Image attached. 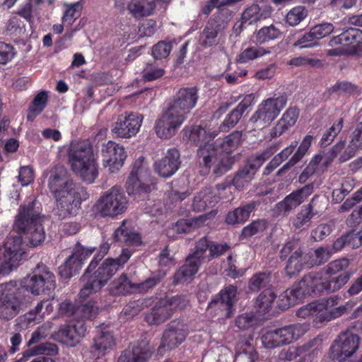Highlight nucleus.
<instances>
[{"mask_svg":"<svg viewBox=\"0 0 362 362\" xmlns=\"http://www.w3.org/2000/svg\"><path fill=\"white\" fill-rule=\"evenodd\" d=\"M329 45L332 47L341 45L350 54H354L362 45V30L354 28H348L339 35L333 37Z\"/></svg>","mask_w":362,"mask_h":362,"instance_id":"25","label":"nucleus"},{"mask_svg":"<svg viewBox=\"0 0 362 362\" xmlns=\"http://www.w3.org/2000/svg\"><path fill=\"white\" fill-rule=\"evenodd\" d=\"M96 332L90 351L98 356H103L114 349L115 339L112 333L106 327H98Z\"/></svg>","mask_w":362,"mask_h":362,"instance_id":"28","label":"nucleus"},{"mask_svg":"<svg viewBox=\"0 0 362 362\" xmlns=\"http://www.w3.org/2000/svg\"><path fill=\"white\" fill-rule=\"evenodd\" d=\"M254 175V170L245 166L235 175L233 180V185L237 189L242 190L249 185Z\"/></svg>","mask_w":362,"mask_h":362,"instance_id":"56","label":"nucleus"},{"mask_svg":"<svg viewBox=\"0 0 362 362\" xmlns=\"http://www.w3.org/2000/svg\"><path fill=\"white\" fill-rule=\"evenodd\" d=\"M88 198V194L83 193L65 197L54 198L56 206L54 211L60 218L76 216L80 209L82 200Z\"/></svg>","mask_w":362,"mask_h":362,"instance_id":"20","label":"nucleus"},{"mask_svg":"<svg viewBox=\"0 0 362 362\" xmlns=\"http://www.w3.org/2000/svg\"><path fill=\"white\" fill-rule=\"evenodd\" d=\"M276 294L271 289H265L257 298L255 305L258 309L259 313H265L272 308L274 300L276 299Z\"/></svg>","mask_w":362,"mask_h":362,"instance_id":"48","label":"nucleus"},{"mask_svg":"<svg viewBox=\"0 0 362 362\" xmlns=\"http://www.w3.org/2000/svg\"><path fill=\"white\" fill-rule=\"evenodd\" d=\"M186 301L180 296L160 299L145 317L149 325H159L168 320L177 310L184 309Z\"/></svg>","mask_w":362,"mask_h":362,"instance_id":"12","label":"nucleus"},{"mask_svg":"<svg viewBox=\"0 0 362 362\" xmlns=\"http://www.w3.org/2000/svg\"><path fill=\"white\" fill-rule=\"evenodd\" d=\"M287 64L292 66L304 68H320L322 66L321 60L306 56L293 57L287 62Z\"/></svg>","mask_w":362,"mask_h":362,"instance_id":"60","label":"nucleus"},{"mask_svg":"<svg viewBox=\"0 0 362 362\" xmlns=\"http://www.w3.org/2000/svg\"><path fill=\"white\" fill-rule=\"evenodd\" d=\"M98 313V307L95 300H89L76 310V317H81L82 321L84 320H91L95 318Z\"/></svg>","mask_w":362,"mask_h":362,"instance_id":"55","label":"nucleus"},{"mask_svg":"<svg viewBox=\"0 0 362 362\" xmlns=\"http://www.w3.org/2000/svg\"><path fill=\"white\" fill-rule=\"evenodd\" d=\"M67 156L72 170L83 181L93 183L98 175V168L92 146L88 143H71Z\"/></svg>","mask_w":362,"mask_h":362,"instance_id":"2","label":"nucleus"},{"mask_svg":"<svg viewBox=\"0 0 362 362\" xmlns=\"http://www.w3.org/2000/svg\"><path fill=\"white\" fill-rule=\"evenodd\" d=\"M172 50L170 42L159 41L152 47V55L156 59H165L170 54Z\"/></svg>","mask_w":362,"mask_h":362,"instance_id":"64","label":"nucleus"},{"mask_svg":"<svg viewBox=\"0 0 362 362\" xmlns=\"http://www.w3.org/2000/svg\"><path fill=\"white\" fill-rule=\"evenodd\" d=\"M187 334L185 325L179 321H172L163 332L159 348L173 349L185 341Z\"/></svg>","mask_w":362,"mask_h":362,"instance_id":"23","label":"nucleus"},{"mask_svg":"<svg viewBox=\"0 0 362 362\" xmlns=\"http://www.w3.org/2000/svg\"><path fill=\"white\" fill-rule=\"evenodd\" d=\"M267 223L264 220L258 219L254 221L243 228L240 237L249 238L260 232H263L267 228Z\"/></svg>","mask_w":362,"mask_h":362,"instance_id":"61","label":"nucleus"},{"mask_svg":"<svg viewBox=\"0 0 362 362\" xmlns=\"http://www.w3.org/2000/svg\"><path fill=\"white\" fill-rule=\"evenodd\" d=\"M135 284L132 283L127 274H122L109 286V291L114 296L124 295L135 292Z\"/></svg>","mask_w":362,"mask_h":362,"instance_id":"41","label":"nucleus"},{"mask_svg":"<svg viewBox=\"0 0 362 362\" xmlns=\"http://www.w3.org/2000/svg\"><path fill=\"white\" fill-rule=\"evenodd\" d=\"M218 151L219 149L217 148L216 158L212 159L211 165H214V173L217 176H221L231 168L233 160L228 155H219Z\"/></svg>","mask_w":362,"mask_h":362,"instance_id":"54","label":"nucleus"},{"mask_svg":"<svg viewBox=\"0 0 362 362\" xmlns=\"http://www.w3.org/2000/svg\"><path fill=\"white\" fill-rule=\"evenodd\" d=\"M101 156L103 166L111 173L119 171L127 157L124 148L112 141L102 145Z\"/></svg>","mask_w":362,"mask_h":362,"instance_id":"17","label":"nucleus"},{"mask_svg":"<svg viewBox=\"0 0 362 362\" xmlns=\"http://www.w3.org/2000/svg\"><path fill=\"white\" fill-rule=\"evenodd\" d=\"M362 148V133L358 132V129H356L354 132L353 138L344 152V153L340 156L339 160L341 162H345L351 158H353L356 151Z\"/></svg>","mask_w":362,"mask_h":362,"instance_id":"53","label":"nucleus"},{"mask_svg":"<svg viewBox=\"0 0 362 362\" xmlns=\"http://www.w3.org/2000/svg\"><path fill=\"white\" fill-rule=\"evenodd\" d=\"M155 3L149 0H132L127 9L135 18L150 16L155 9Z\"/></svg>","mask_w":362,"mask_h":362,"instance_id":"40","label":"nucleus"},{"mask_svg":"<svg viewBox=\"0 0 362 362\" xmlns=\"http://www.w3.org/2000/svg\"><path fill=\"white\" fill-rule=\"evenodd\" d=\"M242 137V134L240 132L235 131L230 134L224 137L223 141L219 144V149L222 152L227 154L233 152L240 144Z\"/></svg>","mask_w":362,"mask_h":362,"instance_id":"57","label":"nucleus"},{"mask_svg":"<svg viewBox=\"0 0 362 362\" xmlns=\"http://www.w3.org/2000/svg\"><path fill=\"white\" fill-rule=\"evenodd\" d=\"M306 256L303 255L300 248L296 250L288 258L285 267L286 273L289 276L298 274L303 269Z\"/></svg>","mask_w":362,"mask_h":362,"instance_id":"39","label":"nucleus"},{"mask_svg":"<svg viewBox=\"0 0 362 362\" xmlns=\"http://www.w3.org/2000/svg\"><path fill=\"white\" fill-rule=\"evenodd\" d=\"M86 327L82 320L71 321L62 326L56 334L59 341L69 346H76L85 336Z\"/></svg>","mask_w":362,"mask_h":362,"instance_id":"22","label":"nucleus"},{"mask_svg":"<svg viewBox=\"0 0 362 362\" xmlns=\"http://www.w3.org/2000/svg\"><path fill=\"white\" fill-rule=\"evenodd\" d=\"M21 287L33 296L49 294L56 288L55 276L47 267L38 264L21 280Z\"/></svg>","mask_w":362,"mask_h":362,"instance_id":"5","label":"nucleus"},{"mask_svg":"<svg viewBox=\"0 0 362 362\" xmlns=\"http://www.w3.org/2000/svg\"><path fill=\"white\" fill-rule=\"evenodd\" d=\"M114 238L117 241L124 242L127 245H139L141 243L139 234L136 233L131 228L127 226L125 221L115 230Z\"/></svg>","mask_w":362,"mask_h":362,"instance_id":"36","label":"nucleus"},{"mask_svg":"<svg viewBox=\"0 0 362 362\" xmlns=\"http://www.w3.org/2000/svg\"><path fill=\"white\" fill-rule=\"evenodd\" d=\"M313 192V185H307L287 195L282 201L275 204L273 211L277 215H286L297 208Z\"/></svg>","mask_w":362,"mask_h":362,"instance_id":"18","label":"nucleus"},{"mask_svg":"<svg viewBox=\"0 0 362 362\" xmlns=\"http://www.w3.org/2000/svg\"><path fill=\"white\" fill-rule=\"evenodd\" d=\"M206 220V216H199L189 220L182 219L173 226V230L178 233H187L192 228L200 227L205 223Z\"/></svg>","mask_w":362,"mask_h":362,"instance_id":"50","label":"nucleus"},{"mask_svg":"<svg viewBox=\"0 0 362 362\" xmlns=\"http://www.w3.org/2000/svg\"><path fill=\"white\" fill-rule=\"evenodd\" d=\"M130 257L129 250L124 249L118 257L107 258L98 266V256H95L81 277L84 285L80 291V298H86L91 294L100 291L113 275L124 267Z\"/></svg>","mask_w":362,"mask_h":362,"instance_id":"1","label":"nucleus"},{"mask_svg":"<svg viewBox=\"0 0 362 362\" xmlns=\"http://www.w3.org/2000/svg\"><path fill=\"white\" fill-rule=\"evenodd\" d=\"M216 134L207 133L206 129L200 126H194L189 131V139L192 141L199 144L197 155L199 163L203 165V173L207 174L211 168L212 159H216L217 147L213 141Z\"/></svg>","mask_w":362,"mask_h":362,"instance_id":"7","label":"nucleus"},{"mask_svg":"<svg viewBox=\"0 0 362 362\" xmlns=\"http://www.w3.org/2000/svg\"><path fill=\"white\" fill-rule=\"evenodd\" d=\"M350 278L347 273L338 275L337 278L327 281L322 271L305 275L296 285L303 297L311 294L331 293L339 290Z\"/></svg>","mask_w":362,"mask_h":362,"instance_id":"4","label":"nucleus"},{"mask_svg":"<svg viewBox=\"0 0 362 362\" xmlns=\"http://www.w3.org/2000/svg\"><path fill=\"white\" fill-rule=\"evenodd\" d=\"M127 203L122 189L115 185L100 197L93 209L102 217H114L126 211Z\"/></svg>","mask_w":362,"mask_h":362,"instance_id":"6","label":"nucleus"},{"mask_svg":"<svg viewBox=\"0 0 362 362\" xmlns=\"http://www.w3.org/2000/svg\"><path fill=\"white\" fill-rule=\"evenodd\" d=\"M214 8H216L218 11L214 15H218L219 19H224L226 16L228 17V20L230 19L233 13L224 7L221 0H209L202 9L203 13L209 14Z\"/></svg>","mask_w":362,"mask_h":362,"instance_id":"58","label":"nucleus"},{"mask_svg":"<svg viewBox=\"0 0 362 362\" xmlns=\"http://www.w3.org/2000/svg\"><path fill=\"white\" fill-rule=\"evenodd\" d=\"M143 119V115L136 112L122 115L118 117L112 131L117 137L131 138L139 132Z\"/></svg>","mask_w":362,"mask_h":362,"instance_id":"19","label":"nucleus"},{"mask_svg":"<svg viewBox=\"0 0 362 362\" xmlns=\"http://www.w3.org/2000/svg\"><path fill=\"white\" fill-rule=\"evenodd\" d=\"M236 293L235 286L230 285L226 287L209 303L208 309L225 312L223 316L226 318L230 317Z\"/></svg>","mask_w":362,"mask_h":362,"instance_id":"24","label":"nucleus"},{"mask_svg":"<svg viewBox=\"0 0 362 362\" xmlns=\"http://www.w3.org/2000/svg\"><path fill=\"white\" fill-rule=\"evenodd\" d=\"M154 351L148 341L141 340L124 350L117 362H146Z\"/></svg>","mask_w":362,"mask_h":362,"instance_id":"21","label":"nucleus"},{"mask_svg":"<svg viewBox=\"0 0 362 362\" xmlns=\"http://www.w3.org/2000/svg\"><path fill=\"white\" fill-rule=\"evenodd\" d=\"M200 263L187 257L185 264L174 275V283L186 282L198 272Z\"/></svg>","mask_w":362,"mask_h":362,"instance_id":"37","label":"nucleus"},{"mask_svg":"<svg viewBox=\"0 0 362 362\" xmlns=\"http://www.w3.org/2000/svg\"><path fill=\"white\" fill-rule=\"evenodd\" d=\"M24 253L22 247V238L20 236L8 237L0 254V274H8L16 269Z\"/></svg>","mask_w":362,"mask_h":362,"instance_id":"13","label":"nucleus"},{"mask_svg":"<svg viewBox=\"0 0 362 362\" xmlns=\"http://www.w3.org/2000/svg\"><path fill=\"white\" fill-rule=\"evenodd\" d=\"M42 217L40 212L30 202L26 206H21L16 216L14 228L24 235L30 246L40 245L45 238V231L42 225Z\"/></svg>","mask_w":362,"mask_h":362,"instance_id":"3","label":"nucleus"},{"mask_svg":"<svg viewBox=\"0 0 362 362\" xmlns=\"http://www.w3.org/2000/svg\"><path fill=\"white\" fill-rule=\"evenodd\" d=\"M362 245V232L351 230L349 233L341 236L333 243L335 251L341 250L344 246L351 249L359 247Z\"/></svg>","mask_w":362,"mask_h":362,"instance_id":"35","label":"nucleus"},{"mask_svg":"<svg viewBox=\"0 0 362 362\" xmlns=\"http://www.w3.org/2000/svg\"><path fill=\"white\" fill-rule=\"evenodd\" d=\"M308 13V9L305 6H295L287 13L285 20L289 25L293 27L302 22Z\"/></svg>","mask_w":362,"mask_h":362,"instance_id":"59","label":"nucleus"},{"mask_svg":"<svg viewBox=\"0 0 362 362\" xmlns=\"http://www.w3.org/2000/svg\"><path fill=\"white\" fill-rule=\"evenodd\" d=\"M47 98V92H39L29 107L28 120L33 122L36 116L42 112L46 106Z\"/></svg>","mask_w":362,"mask_h":362,"instance_id":"49","label":"nucleus"},{"mask_svg":"<svg viewBox=\"0 0 362 362\" xmlns=\"http://www.w3.org/2000/svg\"><path fill=\"white\" fill-rule=\"evenodd\" d=\"M317 196H314L309 204L301 208L293 221L294 227L296 228L303 227L305 225L308 224L313 216L317 214V211H314V202Z\"/></svg>","mask_w":362,"mask_h":362,"instance_id":"43","label":"nucleus"},{"mask_svg":"<svg viewBox=\"0 0 362 362\" xmlns=\"http://www.w3.org/2000/svg\"><path fill=\"white\" fill-rule=\"evenodd\" d=\"M281 36V30L272 24L268 26H264L255 31L252 35V41L256 45H261L279 39Z\"/></svg>","mask_w":362,"mask_h":362,"instance_id":"33","label":"nucleus"},{"mask_svg":"<svg viewBox=\"0 0 362 362\" xmlns=\"http://www.w3.org/2000/svg\"><path fill=\"white\" fill-rule=\"evenodd\" d=\"M302 298L303 296L295 284L279 296L278 305L281 309H287L298 303Z\"/></svg>","mask_w":362,"mask_h":362,"instance_id":"42","label":"nucleus"},{"mask_svg":"<svg viewBox=\"0 0 362 362\" xmlns=\"http://www.w3.org/2000/svg\"><path fill=\"white\" fill-rule=\"evenodd\" d=\"M278 145H272L267 148L262 153L254 156H251L247 164L245 165L246 168H250V170H254V175L256 173L258 168H259L263 163L269 159L277 150Z\"/></svg>","mask_w":362,"mask_h":362,"instance_id":"45","label":"nucleus"},{"mask_svg":"<svg viewBox=\"0 0 362 362\" xmlns=\"http://www.w3.org/2000/svg\"><path fill=\"white\" fill-rule=\"evenodd\" d=\"M166 273L163 271L159 270L153 272L148 279L143 282L135 284V292L146 293L149 290L157 286L160 281L165 276Z\"/></svg>","mask_w":362,"mask_h":362,"instance_id":"46","label":"nucleus"},{"mask_svg":"<svg viewBox=\"0 0 362 362\" xmlns=\"http://www.w3.org/2000/svg\"><path fill=\"white\" fill-rule=\"evenodd\" d=\"M269 53H270V51L266 50L263 47L255 46L243 47L242 51L237 57V62L240 64L247 63Z\"/></svg>","mask_w":362,"mask_h":362,"instance_id":"44","label":"nucleus"},{"mask_svg":"<svg viewBox=\"0 0 362 362\" xmlns=\"http://www.w3.org/2000/svg\"><path fill=\"white\" fill-rule=\"evenodd\" d=\"M349 265V260L346 258H341L331 262L325 269L322 270V272L326 276L327 281L333 280L337 276H333L334 274L346 269Z\"/></svg>","mask_w":362,"mask_h":362,"instance_id":"51","label":"nucleus"},{"mask_svg":"<svg viewBox=\"0 0 362 362\" xmlns=\"http://www.w3.org/2000/svg\"><path fill=\"white\" fill-rule=\"evenodd\" d=\"M180 164V153L175 148L169 149L165 156L154 164L155 170L162 177L173 175L179 168Z\"/></svg>","mask_w":362,"mask_h":362,"instance_id":"29","label":"nucleus"},{"mask_svg":"<svg viewBox=\"0 0 362 362\" xmlns=\"http://www.w3.org/2000/svg\"><path fill=\"white\" fill-rule=\"evenodd\" d=\"M209 240L206 238H202L197 243L194 251L189 254L188 257L202 264L206 258L204 255L206 250H209Z\"/></svg>","mask_w":362,"mask_h":362,"instance_id":"62","label":"nucleus"},{"mask_svg":"<svg viewBox=\"0 0 362 362\" xmlns=\"http://www.w3.org/2000/svg\"><path fill=\"white\" fill-rule=\"evenodd\" d=\"M218 15H213L208 21L202 34V45L211 47L218 43V34L224 30L228 22V17L219 19Z\"/></svg>","mask_w":362,"mask_h":362,"instance_id":"27","label":"nucleus"},{"mask_svg":"<svg viewBox=\"0 0 362 362\" xmlns=\"http://www.w3.org/2000/svg\"><path fill=\"white\" fill-rule=\"evenodd\" d=\"M136 165V162L126 182V190L129 196L149 193L155 188L156 182L149 170L141 164L138 167Z\"/></svg>","mask_w":362,"mask_h":362,"instance_id":"14","label":"nucleus"},{"mask_svg":"<svg viewBox=\"0 0 362 362\" xmlns=\"http://www.w3.org/2000/svg\"><path fill=\"white\" fill-rule=\"evenodd\" d=\"M83 2L78 1L74 4H64L66 9L62 17L63 23L71 25L81 14L83 10Z\"/></svg>","mask_w":362,"mask_h":362,"instance_id":"47","label":"nucleus"},{"mask_svg":"<svg viewBox=\"0 0 362 362\" xmlns=\"http://www.w3.org/2000/svg\"><path fill=\"white\" fill-rule=\"evenodd\" d=\"M286 103L287 99L283 95L263 100L250 118V121L259 129L268 127L286 107Z\"/></svg>","mask_w":362,"mask_h":362,"instance_id":"10","label":"nucleus"},{"mask_svg":"<svg viewBox=\"0 0 362 362\" xmlns=\"http://www.w3.org/2000/svg\"><path fill=\"white\" fill-rule=\"evenodd\" d=\"M340 298L338 296H333L320 301L315 302V321L329 322L341 317L348 310L349 305L336 307Z\"/></svg>","mask_w":362,"mask_h":362,"instance_id":"15","label":"nucleus"},{"mask_svg":"<svg viewBox=\"0 0 362 362\" xmlns=\"http://www.w3.org/2000/svg\"><path fill=\"white\" fill-rule=\"evenodd\" d=\"M183 122L165 110L155 122L154 130L156 134L160 139L170 138Z\"/></svg>","mask_w":362,"mask_h":362,"instance_id":"26","label":"nucleus"},{"mask_svg":"<svg viewBox=\"0 0 362 362\" xmlns=\"http://www.w3.org/2000/svg\"><path fill=\"white\" fill-rule=\"evenodd\" d=\"M197 99V92H177L168 102L166 110L184 122Z\"/></svg>","mask_w":362,"mask_h":362,"instance_id":"16","label":"nucleus"},{"mask_svg":"<svg viewBox=\"0 0 362 362\" xmlns=\"http://www.w3.org/2000/svg\"><path fill=\"white\" fill-rule=\"evenodd\" d=\"M82 263L71 255L64 264L59 267V274L64 279H70L81 269Z\"/></svg>","mask_w":362,"mask_h":362,"instance_id":"52","label":"nucleus"},{"mask_svg":"<svg viewBox=\"0 0 362 362\" xmlns=\"http://www.w3.org/2000/svg\"><path fill=\"white\" fill-rule=\"evenodd\" d=\"M256 206V202H252L228 212L226 216V223L228 225L243 223L249 218L251 212L255 209Z\"/></svg>","mask_w":362,"mask_h":362,"instance_id":"34","label":"nucleus"},{"mask_svg":"<svg viewBox=\"0 0 362 362\" xmlns=\"http://www.w3.org/2000/svg\"><path fill=\"white\" fill-rule=\"evenodd\" d=\"M254 99L253 94L247 95L238 105L228 115L223 123L220 125L221 132H228L234 127L240 119L247 107L251 105Z\"/></svg>","mask_w":362,"mask_h":362,"instance_id":"31","label":"nucleus"},{"mask_svg":"<svg viewBox=\"0 0 362 362\" xmlns=\"http://www.w3.org/2000/svg\"><path fill=\"white\" fill-rule=\"evenodd\" d=\"M17 281H10L0 284V318L11 320L23 305V300L18 296Z\"/></svg>","mask_w":362,"mask_h":362,"instance_id":"9","label":"nucleus"},{"mask_svg":"<svg viewBox=\"0 0 362 362\" xmlns=\"http://www.w3.org/2000/svg\"><path fill=\"white\" fill-rule=\"evenodd\" d=\"M298 110L295 107L288 108L277 122L271 132L272 137H277L293 126L298 117Z\"/></svg>","mask_w":362,"mask_h":362,"instance_id":"32","label":"nucleus"},{"mask_svg":"<svg viewBox=\"0 0 362 362\" xmlns=\"http://www.w3.org/2000/svg\"><path fill=\"white\" fill-rule=\"evenodd\" d=\"M360 339L358 334L351 332H341L329 348V358L334 362H342L351 357L359 348Z\"/></svg>","mask_w":362,"mask_h":362,"instance_id":"11","label":"nucleus"},{"mask_svg":"<svg viewBox=\"0 0 362 362\" xmlns=\"http://www.w3.org/2000/svg\"><path fill=\"white\" fill-rule=\"evenodd\" d=\"M48 187L54 198L65 197L86 193L83 187L74 182L67 170L56 166L50 173Z\"/></svg>","mask_w":362,"mask_h":362,"instance_id":"8","label":"nucleus"},{"mask_svg":"<svg viewBox=\"0 0 362 362\" xmlns=\"http://www.w3.org/2000/svg\"><path fill=\"white\" fill-rule=\"evenodd\" d=\"M271 282L269 273L261 272L254 275L250 280V288L252 291H258L267 287Z\"/></svg>","mask_w":362,"mask_h":362,"instance_id":"63","label":"nucleus"},{"mask_svg":"<svg viewBox=\"0 0 362 362\" xmlns=\"http://www.w3.org/2000/svg\"><path fill=\"white\" fill-rule=\"evenodd\" d=\"M309 329L308 324H295L277 329L279 339L281 345L292 343L304 335Z\"/></svg>","mask_w":362,"mask_h":362,"instance_id":"30","label":"nucleus"},{"mask_svg":"<svg viewBox=\"0 0 362 362\" xmlns=\"http://www.w3.org/2000/svg\"><path fill=\"white\" fill-rule=\"evenodd\" d=\"M313 139V136L306 135L300 143V145L297 149L296 152L293 154L291 159L277 171L276 175H281L284 172L294 166L298 162H299L308 151Z\"/></svg>","mask_w":362,"mask_h":362,"instance_id":"38","label":"nucleus"}]
</instances>
